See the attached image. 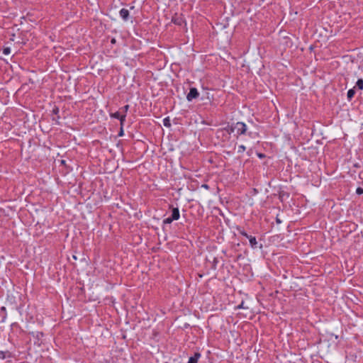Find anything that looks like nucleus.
<instances>
[{"label": "nucleus", "mask_w": 363, "mask_h": 363, "mask_svg": "<svg viewBox=\"0 0 363 363\" xmlns=\"http://www.w3.org/2000/svg\"><path fill=\"white\" fill-rule=\"evenodd\" d=\"M126 114H122L121 118H119L121 127H123L125 121Z\"/></svg>", "instance_id": "16"}, {"label": "nucleus", "mask_w": 363, "mask_h": 363, "mask_svg": "<svg viewBox=\"0 0 363 363\" xmlns=\"http://www.w3.org/2000/svg\"><path fill=\"white\" fill-rule=\"evenodd\" d=\"M246 150V147L245 145H240L238 146V153H242L243 152H245Z\"/></svg>", "instance_id": "18"}, {"label": "nucleus", "mask_w": 363, "mask_h": 363, "mask_svg": "<svg viewBox=\"0 0 363 363\" xmlns=\"http://www.w3.org/2000/svg\"><path fill=\"white\" fill-rule=\"evenodd\" d=\"M123 135H124L123 127H121L120 128V130H119L118 134V136L122 137Z\"/></svg>", "instance_id": "23"}, {"label": "nucleus", "mask_w": 363, "mask_h": 363, "mask_svg": "<svg viewBox=\"0 0 363 363\" xmlns=\"http://www.w3.org/2000/svg\"><path fill=\"white\" fill-rule=\"evenodd\" d=\"M119 14L123 21H127L129 19L130 13L128 9L124 8L121 9V11H119Z\"/></svg>", "instance_id": "6"}, {"label": "nucleus", "mask_w": 363, "mask_h": 363, "mask_svg": "<svg viewBox=\"0 0 363 363\" xmlns=\"http://www.w3.org/2000/svg\"><path fill=\"white\" fill-rule=\"evenodd\" d=\"M276 222H277V223H278V224H279V223H281V219H280L278 216H277V218H276Z\"/></svg>", "instance_id": "30"}, {"label": "nucleus", "mask_w": 363, "mask_h": 363, "mask_svg": "<svg viewBox=\"0 0 363 363\" xmlns=\"http://www.w3.org/2000/svg\"><path fill=\"white\" fill-rule=\"evenodd\" d=\"M3 53L8 55L11 53V48L9 47H4L3 49Z\"/></svg>", "instance_id": "19"}, {"label": "nucleus", "mask_w": 363, "mask_h": 363, "mask_svg": "<svg viewBox=\"0 0 363 363\" xmlns=\"http://www.w3.org/2000/svg\"><path fill=\"white\" fill-rule=\"evenodd\" d=\"M170 208H172V215H171V217L174 220H177L179 218V217H180V213H179V208L177 207L174 208L172 206H170Z\"/></svg>", "instance_id": "7"}, {"label": "nucleus", "mask_w": 363, "mask_h": 363, "mask_svg": "<svg viewBox=\"0 0 363 363\" xmlns=\"http://www.w3.org/2000/svg\"><path fill=\"white\" fill-rule=\"evenodd\" d=\"M129 107H130L129 105H125L121 108V110L123 111V114H126L127 111L129 109Z\"/></svg>", "instance_id": "21"}, {"label": "nucleus", "mask_w": 363, "mask_h": 363, "mask_svg": "<svg viewBox=\"0 0 363 363\" xmlns=\"http://www.w3.org/2000/svg\"><path fill=\"white\" fill-rule=\"evenodd\" d=\"M111 43L114 45L116 43V40L115 38H112L111 40Z\"/></svg>", "instance_id": "29"}, {"label": "nucleus", "mask_w": 363, "mask_h": 363, "mask_svg": "<svg viewBox=\"0 0 363 363\" xmlns=\"http://www.w3.org/2000/svg\"><path fill=\"white\" fill-rule=\"evenodd\" d=\"M218 263V259L217 257H214L213 258V264H212V268L213 269H216V265Z\"/></svg>", "instance_id": "20"}, {"label": "nucleus", "mask_w": 363, "mask_h": 363, "mask_svg": "<svg viewBox=\"0 0 363 363\" xmlns=\"http://www.w3.org/2000/svg\"><path fill=\"white\" fill-rule=\"evenodd\" d=\"M238 233L245 237L246 238H247L249 240V242H250V247L252 248V249H256L257 247H259V249H262V244H260L259 246H258V242L256 240V238L255 236H252V235H248L244 229L241 228H238Z\"/></svg>", "instance_id": "3"}, {"label": "nucleus", "mask_w": 363, "mask_h": 363, "mask_svg": "<svg viewBox=\"0 0 363 363\" xmlns=\"http://www.w3.org/2000/svg\"><path fill=\"white\" fill-rule=\"evenodd\" d=\"M201 354L199 352H195L192 357H190L188 363H198Z\"/></svg>", "instance_id": "8"}, {"label": "nucleus", "mask_w": 363, "mask_h": 363, "mask_svg": "<svg viewBox=\"0 0 363 363\" xmlns=\"http://www.w3.org/2000/svg\"><path fill=\"white\" fill-rule=\"evenodd\" d=\"M354 89H355V87H353L352 89H349L347 93V98L349 101H350L352 99V98L354 97V96L355 94Z\"/></svg>", "instance_id": "9"}, {"label": "nucleus", "mask_w": 363, "mask_h": 363, "mask_svg": "<svg viewBox=\"0 0 363 363\" xmlns=\"http://www.w3.org/2000/svg\"><path fill=\"white\" fill-rule=\"evenodd\" d=\"M243 305H244V302L242 301V303L237 306V308H244L245 307Z\"/></svg>", "instance_id": "28"}, {"label": "nucleus", "mask_w": 363, "mask_h": 363, "mask_svg": "<svg viewBox=\"0 0 363 363\" xmlns=\"http://www.w3.org/2000/svg\"><path fill=\"white\" fill-rule=\"evenodd\" d=\"M60 116L59 115H57V118H52V121H55V123L56 124H60V122L58 121V120L60 119Z\"/></svg>", "instance_id": "26"}, {"label": "nucleus", "mask_w": 363, "mask_h": 363, "mask_svg": "<svg viewBox=\"0 0 363 363\" xmlns=\"http://www.w3.org/2000/svg\"><path fill=\"white\" fill-rule=\"evenodd\" d=\"M73 258H74V259H77L76 256H74V255L73 256Z\"/></svg>", "instance_id": "32"}, {"label": "nucleus", "mask_w": 363, "mask_h": 363, "mask_svg": "<svg viewBox=\"0 0 363 363\" xmlns=\"http://www.w3.org/2000/svg\"><path fill=\"white\" fill-rule=\"evenodd\" d=\"M122 114L119 111H116L115 113H110V117L112 118L118 119L121 118Z\"/></svg>", "instance_id": "12"}, {"label": "nucleus", "mask_w": 363, "mask_h": 363, "mask_svg": "<svg viewBox=\"0 0 363 363\" xmlns=\"http://www.w3.org/2000/svg\"><path fill=\"white\" fill-rule=\"evenodd\" d=\"M199 96V92L195 87H191L189 92L186 95V99L188 101H192L194 99H197Z\"/></svg>", "instance_id": "4"}, {"label": "nucleus", "mask_w": 363, "mask_h": 363, "mask_svg": "<svg viewBox=\"0 0 363 363\" xmlns=\"http://www.w3.org/2000/svg\"><path fill=\"white\" fill-rule=\"evenodd\" d=\"M174 220L172 219V218L171 216L165 218L163 220V223L164 224H170L172 223Z\"/></svg>", "instance_id": "15"}, {"label": "nucleus", "mask_w": 363, "mask_h": 363, "mask_svg": "<svg viewBox=\"0 0 363 363\" xmlns=\"http://www.w3.org/2000/svg\"><path fill=\"white\" fill-rule=\"evenodd\" d=\"M11 352L9 351H0V359H4L6 357H11Z\"/></svg>", "instance_id": "10"}, {"label": "nucleus", "mask_w": 363, "mask_h": 363, "mask_svg": "<svg viewBox=\"0 0 363 363\" xmlns=\"http://www.w3.org/2000/svg\"><path fill=\"white\" fill-rule=\"evenodd\" d=\"M354 87L357 88L359 90H362L363 89V79H359L357 81L356 86Z\"/></svg>", "instance_id": "11"}, {"label": "nucleus", "mask_w": 363, "mask_h": 363, "mask_svg": "<svg viewBox=\"0 0 363 363\" xmlns=\"http://www.w3.org/2000/svg\"><path fill=\"white\" fill-rule=\"evenodd\" d=\"M233 128L236 131L235 136L238 138L239 136L247 135L249 137L252 138V132H247V125L243 122L233 123Z\"/></svg>", "instance_id": "1"}, {"label": "nucleus", "mask_w": 363, "mask_h": 363, "mask_svg": "<svg viewBox=\"0 0 363 363\" xmlns=\"http://www.w3.org/2000/svg\"><path fill=\"white\" fill-rule=\"evenodd\" d=\"M257 155L259 159H264L266 157V155L264 153L257 152Z\"/></svg>", "instance_id": "24"}, {"label": "nucleus", "mask_w": 363, "mask_h": 363, "mask_svg": "<svg viewBox=\"0 0 363 363\" xmlns=\"http://www.w3.org/2000/svg\"><path fill=\"white\" fill-rule=\"evenodd\" d=\"M0 311L3 313L2 322L5 320L7 316L6 308L4 306L0 308Z\"/></svg>", "instance_id": "14"}, {"label": "nucleus", "mask_w": 363, "mask_h": 363, "mask_svg": "<svg viewBox=\"0 0 363 363\" xmlns=\"http://www.w3.org/2000/svg\"><path fill=\"white\" fill-rule=\"evenodd\" d=\"M172 22L175 25L182 26L185 20L182 14L175 13L172 18Z\"/></svg>", "instance_id": "5"}, {"label": "nucleus", "mask_w": 363, "mask_h": 363, "mask_svg": "<svg viewBox=\"0 0 363 363\" xmlns=\"http://www.w3.org/2000/svg\"><path fill=\"white\" fill-rule=\"evenodd\" d=\"M235 131V128H233V123L231 124L228 123V125L222 128L217 130L216 131V137L219 138H225V139H229L230 138L231 133Z\"/></svg>", "instance_id": "2"}, {"label": "nucleus", "mask_w": 363, "mask_h": 363, "mask_svg": "<svg viewBox=\"0 0 363 363\" xmlns=\"http://www.w3.org/2000/svg\"><path fill=\"white\" fill-rule=\"evenodd\" d=\"M286 194L287 196H289V194H285V192L284 191H281L279 193V198H282L283 196H284V195Z\"/></svg>", "instance_id": "27"}, {"label": "nucleus", "mask_w": 363, "mask_h": 363, "mask_svg": "<svg viewBox=\"0 0 363 363\" xmlns=\"http://www.w3.org/2000/svg\"><path fill=\"white\" fill-rule=\"evenodd\" d=\"M356 194H358V195H361L363 194V189L361 188V187H358L357 189H356Z\"/></svg>", "instance_id": "22"}, {"label": "nucleus", "mask_w": 363, "mask_h": 363, "mask_svg": "<svg viewBox=\"0 0 363 363\" xmlns=\"http://www.w3.org/2000/svg\"><path fill=\"white\" fill-rule=\"evenodd\" d=\"M201 186H202L203 188L206 189H208L209 188V187H208V184H203Z\"/></svg>", "instance_id": "31"}, {"label": "nucleus", "mask_w": 363, "mask_h": 363, "mask_svg": "<svg viewBox=\"0 0 363 363\" xmlns=\"http://www.w3.org/2000/svg\"><path fill=\"white\" fill-rule=\"evenodd\" d=\"M60 109L57 106H55L52 110V113L53 115H59Z\"/></svg>", "instance_id": "17"}, {"label": "nucleus", "mask_w": 363, "mask_h": 363, "mask_svg": "<svg viewBox=\"0 0 363 363\" xmlns=\"http://www.w3.org/2000/svg\"><path fill=\"white\" fill-rule=\"evenodd\" d=\"M43 336V333L42 332H37L36 333V335H35V337L38 340H40V337H42Z\"/></svg>", "instance_id": "25"}, {"label": "nucleus", "mask_w": 363, "mask_h": 363, "mask_svg": "<svg viewBox=\"0 0 363 363\" xmlns=\"http://www.w3.org/2000/svg\"><path fill=\"white\" fill-rule=\"evenodd\" d=\"M163 125L167 128L171 127V122L169 117H166L163 119Z\"/></svg>", "instance_id": "13"}]
</instances>
